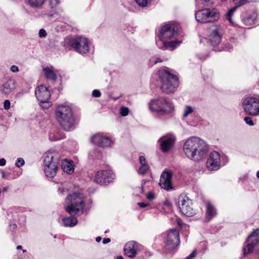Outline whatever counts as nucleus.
Segmentation results:
<instances>
[{
	"instance_id": "1",
	"label": "nucleus",
	"mask_w": 259,
	"mask_h": 259,
	"mask_svg": "<svg viewBox=\"0 0 259 259\" xmlns=\"http://www.w3.org/2000/svg\"><path fill=\"white\" fill-rule=\"evenodd\" d=\"M183 149L185 155L195 161L201 160L208 151L206 142L195 136L187 139L183 144Z\"/></svg>"
},
{
	"instance_id": "2",
	"label": "nucleus",
	"mask_w": 259,
	"mask_h": 259,
	"mask_svg": "<svg viewBox=\"0 0 259 259\" xmlns=\"http://www.w3.org/2000/svg\"><path fill=\"white\" fill-rule=\"evenodd\" d=\"M176 34L175 27L171 24H166L160 29L159 39L156 41L157 47L161 49L174 50L181 42L174 40Z\"/></svg>"
},
{
	"instance_id": "3",
	"label": "nucleus",
	"mask_w": 259,
	"mask_h": 259,
	"mask_svg": "<svg viewBox=\"0 0 259 259\" xmlns=\"http://www.w3.org/2000/svg\"><path fill=\"white\" fill-rule=\"evenodd\" d=\"M55 117L60 126L65 131H70L73 127L74 118L70 107L60 105L55 110Z\"/></svg>"
},
{
	"instance_id": "4",
	"label": "nucleus",
	"mask_w": 259,
	"mask_h": 259,
	"mask_svg": "<svg viewBox=\"0 0 259 259\" xmlns=\"http://www.w3.org/2000/svg\"><path fill=\"white\" fill-rule=\"evenodd\" d=\"M158 74L161 82V89L162 92L166 94L174 92L179 85L178 77L171 73L168 68L159 69Z\"/></svg>"
},
{
	"instance_id": "5",
	"label": "nucleus",
	"mask_w": 259,
	"mask_h": 259,
	"mask_svg": "<svg viewBox=\"0 0 259 259\" xmlns=\"http://www.w3.org/2000/svg\"><path fill=\"white\" fill-rule=\"evenodd\" d=\"M84 197L80 193H73L68 195L65 199V209L71 214L82 213L84 207Z\"/></svg>"
},
{
	"instance_id": "6",
	"label": "nucleus",
	"mask_w": 259,
	"mask_h": 259,
	"mask_svg": "<svg viewBox=\"0 0 259 259\" xmlns=\"http://www.w3.org/2000/svg\"><path fill=\"white\" fill-rule=\"evenodd\" d=\"M59 163V154L55 151H48L44 155V171L47 177L54 178L57 174Z\"/></svg>"
},
{
	"instance_id": "7",
	"label": "nucleus",
	"mask_w": 259,
	"mask_h": 259,
	"mask_svg": "<svg viewBox=\"0 0 259 259\" xmlns=\"http://www.w3.org/2000/svg\"><path fill=\"white\" fill-rule=\"evenodd\" d=\"M148 106L151 112L159 113L162 115L169 114L174 109L172 104L163 97L152 100L149 103Z\"/></svg>"
},
{
	"instance_id": "8",
	"label": "nucleus",
	"mask_w": 259,
	"mask_h": 259,
	"mask_svg": "<svg viewBox=\"0 0 259 259\" xmlns=\"http://www.w3.org/2000/svg\"><path fill=\"white\" fill-rule=\"evenodd\" d=\"M220 18V13L217 8H205L195 13L196 20L200 23L214 22Z\"/></svg>"
},
{
	"instance_id": "9",
	"label": "nucleus",
	"mask_w": 259,
	"mask_h": 259,
	"mask_svg": "<svg viewBox=\"0 0 259 259\" xmlns=\"http://www.w3.org/2000/svg\"><path fill=\"white\" fill-rule=\"evenodd\" d=\"M244 111L248 115L257 116L259 115V99L252 96L245 98L242 103Z\"/></svg>"
},
{
	"instance_id": "10",
	"label": "nucleus",
	"mask_w": 259,
	"mask_h": 259,
	"mask_svg": "<svg viewBox=\"0 0 259 259\" xmlns=\"http://www.w3.org/2000/svg\"><path fill=\"white\" fill-rule=\"evenodd\" d=\"M90 44L89 40L82 36H77L70 41V46L75 52L81 54H86L89 52Z\"/></svg>"
},
{
	"instance_id": "11",
	"label": "nucleus",
	"mask_w": 259,
	"mask_h": 259,
	"mask_svg": "<svg viewBox=\"0 0 259 259\" xmlns=\"http://www.w3.org/2000/svg\"><path fill=\"white\" fill-rule=\"evenodd\" d=\"M178 205L181 212L187 217L193 216L196 213V210L193 207L192 200L185 195L180 196Z\"/></svg>"
},
{
	"instance_id": "12",
	"label": "nucleus",
	"mask_w": 259,
	"mask_h": 259,
	"mask_svg": "<svg viewBox=\"0 0 259 259\" xmlns=\"http://www.w3.org/2000/svg\"><path fill=\"white\" fill-rule=\"evenodd\" d=\"M114 179V175L112 170H101L96 173L94 182L101 185H106L112 182Z\"/></svg>"
},
{
	"instance_id": "13",
	"label": "nucleus",
	"mask_w": 259,
	"mask_h": 259,
	"mask_svg": "<svg viewBox=\"0 0 259 259\" xmlns=\"http://www.w3.org/2000/svg\"><path fill=\"white\" fill-rule=\"evenodd\" d=\"M180 233L178 229H172L167 234V237L165 243V248L171 251L175 249L180 244Z\"/></svg>"
},
{
	"instance_id": "14",
	"label": "nucleus",
	"mask_w": 259,
	"mask_h": 259,
	"mask_svg": "<svg viewBox=\"0 0 259 259\" xmlns=\"http://www.w3.org/2000/svg\"><path fill=\"white\" fill-rule=\"evenodd\" d=\"M90 141L93 144L102 148L110 147L113 143L109 137L100 133L93 135L90 138Z\"/></svg>"
},
{
	"instance_id": "15",
	"label": "nucleus",
	"mask_w": 259,
	"mask_h": 259,
	"mask_svg": "<svg viewBox=\"0 0 259 259\" xmlns=\"http://www.w3.org/2000/svg\"><path fill=\"white\" fill-rule=\"evenodd\" d=\"M221 166V155L219 152H211L206 162V167L209 170H217Z\"/></svg>"
},
{
	"instance_id": "16",
	"label": "nucleus",
	"mask_w": 259,
	"mask_h": 259,
	"mask_svg": "<svg viewBox=\"0 0 259 259\" xmlns=\"http://www.w3.org/2000/svg\"><path fill=\"white\" fill-rule=\"evenodd\" d=\"M247 244L244 247V253H251L254 247L259 243V228L255 230L250 235L247 240Z\"/></svg>"
},
{
	"instance_id": "17",
	"label": "nucleus",
	"mask_w": 259,
	"mask_h": 259,
	"mask_svg": "<svg viewBox=\"0 0 259 259\" xmlns=\"http://www.w3.org/2000/svg\"><path fill=\"white\" fill-rule=\"evenodd\" d=\"M221 27L219 25H214L211 27L208 35V40L213 46L218 45L221 40Z\"/></svg>"
},
{
	"instance_id": "18",
	"label": "nucleus",
	"mask_w": 259,
	"mask_h": 259,
	"mask_svg": "<svg viewBox=\"0 0 259 259\" xmlns=\"http://www.w3.org/2000/svg\"><path fill=\"white\" fill-rule=\"evenodd\" d=\"M175 141V137L172 135H165L161 137L158 140V142L162 152L169 151L173 147Z\"/></svg>"
},
{
	"instance_id": "19",
	"label": "nucleus",
	"mask_w": 259,
	"mask_h": 259,
	"mask_svg": "<svg viewBox=\"0 0 259 259\" xmlns=\"http://www.w3.org/2000/svg\"><path fill=\"white\" fill-rule=\"evenodd\" d=\"M17 87V82L11 78L7 79L0 85V93L5 95H9L14 92Z\"/></svg>"
},
{
	"instance_id": "20",
	"label": "nucleus",
	"mask_w": 259,
	"mask_h": 259,
	"mask_svg": "<svg viewBox=\"0 0 259 259\" xmlns=\"http://www.w3.org/2000/svg\"><path fill=\"white\" fill-rule=\"evenodd\" d=\"M140 250V245L134 241H131L127 242L124 248L125 255L131 258L135 257Z\"/></svg>"
},
{
	"instance_id": "21",
	"label": "nucleus",
	"mask_w": 259,
	"mask_h": 259,
	"mask_svg": "<svg viewBox=\"0 0 259 259\" xmlns=\"http://www.w3.org/2000/svg\"><path fill=\"white\" fill-rule=\"evenodd\" d=\"M35 94L39 102L49 101L50 97V93L48 89L43 85L38 86L36 88Z\"/></svg>"
},
{
	"instance_id": "22",
	"label": "nucleus",
	"mask_w": 259,
	"mask_h": 259,
	"mask_svg": "<svg viewBox=\"0 0 259 259\" xmlns=\"http://www.w3.org/2000/svg\"><path fill=\"white\" fill-rule=\"evenodd\" d=\"M172 174L171 171L163 172L160 177L159 185L161 187L165 190H169L172 188L171 179Z\"/></svg>"
},
{
	"instance_id": "23",
	"label": "nucleus",
	"mask_w": 259,
	"mask_h": 259,
	"mask_svg": "<svg viewBox=\"0 0 259 259\" xmlns=\"http://www.w3.org/2000/svg\"><path fill=\"white\" fill-rule=\"evenodd\" d=\"M206 217L208 220L216 215V209L209 201L206 202Z\"/></svg>"
},
{
	"instance_id": "24",
	"label": "nucleus",
	"mask_w": 259,
	"mask_h": 259,
	"mask_svg": "<svg viewBox=\"0 0 259 259\" xmlns=\"http://www.w3.org/2000/svg\"><path fill=\"white\" fill-rule=\"evenodd\" d=\"M61 167L64 172L71 174L74 171L73 162L67 160H64L62 162Z\"/></svg>"
},
{
	"instance_id": "25",
	"label": "nucleus",
	"mask_w": 259,
	"mask_h": 259,
	"mask_svg": "<svg viewBox=\"0 0 259 259\" xmlns=\"http://www.w3.org/2000/svg\"><path fill=\"white\" fill-rule=\"evenodd\" d=\"M45 77L49 80L55 81L56 79V74L53 69L52 67H46L43 68Z\"/></svg>"
},
{
	"instance_id": "26",
	"label": "nucleus",
	"mask_w": 259,
	"mask_h": 259,
	"mask_svg": "<svg viewBox=\"0 0 259 259\" xmlns=\"http://www.w3.org/2000/svg\"><path fill=\"white\" fill-rule=\"evenodd\" d=\"M64 226L65 227H74L77 224V219L74 217H66L62 219Z\"/></svg>"
},
{
	"instance_id": "27",
	"label": "nucleus",
	"mask_w": 259,
	"mask_h": 259,
	"mask_svg": "<svg viewBox=\"0 0 259 259\" xmlns=\"http://www.w3.org/2000/svg\"><path fill=\"white\" fill-rule=\"evenodd\" d=\"M46 0H27V4L33 8H38L42 6Z\"/></svg>"
},
{
	"instance_id": "28",
	"label": "nucleus",
	"mask_w": 259,
	"mask_h": 259,
	"mask_svg": "<svg viewBox=\"0 0 259 259\" xmlns=\"http://www.w3.org/2000/svg\"><path fill=\"white\" fill-rule=\"evenodd\" d=\"M257 18L256 14L253 13L250 15L247 16L243 19V22L246 25H251L255 22Z\"/></svg>"
},
{
	"instance_id": "29",
	"label": "nucleus",
	"mask_w": 259,
	"mask_h": 259,
	"mask_svg": "<svg viewBox=\"0 0 259 259\" xmlns=\"http://www.w3.org/2000/svg\"><path fill=\"white\" fill-rule=\"evenodd\" d=\"M194 112V108L190 105H187L184 107L183 109V117L184 118L187 117L191 114Z\"/></svg>"
},
{
	"instance_id": "30",
	"label": "nucleus",
	"mask_w": 259,
	"mask_h": 259,
	"mask_svg": "<svg viewBox=\"0 0 259 259\" xmlns=\"http://www.w3.org/2000/svg\"><path fill=\"white\" fill-rule=\"evenodd\" d=\"M238 8V7L236 5L234 7L230 9L227 13V15H226L227 19L231 23H233V21L232 20V17Z\"/></svg>"
},
{
	"instance_id": "31",
	"label": "nucleus",
	"mask_w": 259,
	"mask_h": 259,
	"mask_svg": "<svg viewBox=\"0 0 259 259\" xmlns=\"http://www.w3.org/2000/svg\"><path fill=\"white\" fill-rule=\"evenodd\" d=\"M62 0H49V5L51 9H56L62 2Z\"/></svg>"
},
{
	"instance_id": "32",
	"label": "nucleus",
	"mask_w": 259,
	"mask_h": 259,
	"mask_svg": "<svg viewBox=\"0 0 259 259\" xmlns=\"http://www.w3.org/2000/svg\"><path fill=\"white\" fill-rule=\"evenodd\" d=\"M149 169V165H143L140 166L139 167L138 172L139 175H144L146 174L148 170Z\"/></svg>"
},
{
	"instance_id": "33",
	"label": "nucleus",
	"mask_w": 259,
	"mask_h": 259,
	"mask_svg": "<svg viewBox=\"0 0 259 259\" xmlns=\"http://www.w3.org/2000/svg\"><path fill=\"white\" fill-rule=\"evenodd\" d=\"M151 0H135L137 4L141 7H146Z\"/></svg>"
},
{
	"instance_id": "34",
	"label": "nucleus",
	"mask_w": 259,
	"mask_h": 259,
	"mask_svg": "<svg viewBox=\"0 0 259 259\" xmlns=\"http://www.w3.org/2000/svg\"><path fill=\"white\" fill-rule=\"evenodd\" d=\"M120 113L123 116H125L128 115L129 109L127 107L122 106L120 108Z\"/></svg>"
},
{
	"instance_id": "35",
	"label": "nucleus",
	"mask_w": 259,
	"mask_h": 259,
	"mask_svg": "<svg viewBox=\"0 0 259 259\" xmlns=\"http://www.w3.org/2000/svg\"><path fill=\"white\" fill-rule=\"evenodd\" d=\"M40 105L42 108L48 109L52 106V103L49 101H45L44 102H40Z\"/></svg>"
},
{
	"instance_id": "36",
	"label": "nucleus",
	"mask_w": 259,
	"mask_h": 259,
	"mask_svg": "<svg viewBox=\"0 0 259 259\" xmlns=\"http://www.w3.org/2000/svg\"><path fill=\"white\" fill-rule=\"evenodd\" d=\"M25 163L24 160L22 158H19L17 159L15 162V165L17 167H20L23 166Z\"/></svg>"
},
{
	"instance_id": "37",
	"label": "nucleus",
	"mask_w": 259,
	"mask_h": 259,
	"mask_svg": "<svg viewBox=\"0 0 259 259\" xmlns=\"http://www.w3.org/2000/svg\"><path fill=\"white\" fill-rule=\"evenodd\" d=\"M244 120L246 124H248L250 126H253L254 124L253 120H252L251 117H245L244 118Z\"/></svg>"
},
{
	"instance_id": "38",
	"label": "nucleus",
	"mask_w": 259,
	"mask_h": 259,
	"mask_svg": "<svg viewBox=\"0 0 259 259\" xmlns=\"http://www.w3.org/2000/svg\"><path fill=\"white\" fill-rule=\"evenodd\" d=\"M247 0H234L235 4L238 7L241 6L247 3Z\"/></svg>"
},
{
	"instance_id": "39",
	"label": "nucleus",
	"mask_w": 259,
	"mask_h": 259,
	"mask_svg": "<svg viewBox=\"0 0 259 259\" xmlns=\"http://www.w3.org/2000/svg\"><path fill=\"white\" fill-rule=\"evenodd\" d=\"M139 161H140V163L141 164V166H143V165H149L146 160V159L143 156H140L139 157Z\"/></svg>"
},
{
	"instance_id": "40",
	"label": "nucleus",
	"mask_w": 259,
	"mask_h": 259,
	"mask_svg": "<svg viewBox=\"0 0 259 259\" xmlns=\"http://www.w3.org/2000/svg\"><path fill=\"white\" fill-rule=\"evenodd\" d=\"M11 103L9 100H6L4 103V107L6 110H8L10 108Z\"/></svg>"
},
{
	"instance_id": "41",
	"label": "nucleus",
	"mask_w": 259,
	"mask_h": 259,
	"mask_svg": "<svg viewBox=\"0 0 259 259\" xmlns=\"http://www.w3.org/2000/svg\"><path fill=\"white\" fill-rule=\"evenodd\" d=\"M47 36V32L44 29H40L39 31V36L40 37H45Z\"/></svg>"
},
{
	"instance_id": "42",
	"label": "nucleus",
	"mask_w": 259,
	"mask_h": 259,
	"mask_svg": "<svg viewBox=\"0 0 259 259\" xmlns=\"http://www.w3.org/2000/svg\"><path fill=\"white\" fill-rule=\"evenodd\" d=\"M10 70L13 73H16L19 71V69L17 66L14 65L10 67Z\"/></svg>"
},
{
	"instance_id": "43",
	"label": "nucleus",
	"mask_w": 259,
	"mask_h": 259,
	"mask_svg": "<svg viewBox=\"0 0 259 259\" xmlns=\"http://www.w3.org/2000/svg\"><path fill=\"white\" fill-rule=\"evenodd\" d=\"M146 197L148 200H152L155 198V195L154 193L150 192L147 194Z\"/></svg>"
},
{
	"instance_id": "44",
	"label": "nucleus",
	"mask_w": 259,
	"mask_h": 259,
	"mask_svg": "<svg viewBox=\"0 0 259 259\" xmlns=\"http://www.w3.org/2000/svg\"><path fill=\"white\" fill-rule=\"evenodd\" d=\"M92 95L95 97H99L101 96V93L98 90H94L92 92Z\"/></svg>"
},
{
	"instance_id": "45",
	"label": "nucleus",
	"mask_w": 259,
	"mask_h": 259,
	"mask_svg": "<svg viewBox=\"0 0 259 259\" xmlns=\"http://www.w3.org/2000/svg\"><path fill=\"white\" fill-rule=\"evenodd\" d=\"M65 189L64 187V186H63V185L61 184L60 186H59V187L58 188V191L60 194L63 195L64 192H65Z\"/></svg>"
},
{
	"instance_id": "46",
	"label": "nucleus",
	"mask_w": 259,
	"mask_h": 259,
	"mask_svg": "<svg viewBox=\"0 0 259 259\" xmlns=\"http://www.w3.org/2000/svg\"><path fill=\"white\" fill-rule=\"evenodd\" d=\"M196 255V250H194L190 255L186 257V259H193Z\"/></svg>"
},
{
	"instance_id": "47",
	"label": "nucleus",
	"mask_w": 259,
	"mask_h": 259,
	"mask_svg": "<svg viewBox=\"0 0 259 259\" xmlns=\"http://www.w3.org/2000/svg\"><path fill=\"white\" fill-rule=\"evenodd\" d=\"M138 204L139 205V206L140 207H142V208L145 207L146 206H147L149 205V203H144V202H139L138 203Z\"/></svg>"
},
{
	"instance_id": "48",
	"label": "nucleus",
	"mask_w": 259,
	"mask_h": 259,
	"mask_svg": "<svg viewBox=\"0 0 259 259\" xmlns=\"http://www.w3.org/2000/svg\"><path fill=\"white\" fill-rule=\"evenodd\" d=\"M6 164V161L5 158L0 159V165L4 166Z\"/></svg>"
},
{
	"instance_id": "49",
	"label": "nucleus",
	"mask_w": 259,
	"mask_h": 259,
	"mask_svg": "<svg viewBox=\"0 0 259 259\" xmlns=\"http://www.w3.org/2000/svg\"><path fill=\"white\" fill-rule=\"evenodd\" d=\"M110 241H111V240L109 238H104L103 240V243L104 244H105L109 243L110 242Z\"/></svg>"
},
{
	"instance_id": "50",
	"label": "nucleus",
	"mask_w": 259,
	"mask_h": 259,
	"mask_svg": "<svg viewBox=\"0 0 259 259\" xmlns=\"http://www.w3.org/2000/svg\"><path fill=\"white\" fill-rule=\"evenodd\" d=\"M232 49V46L230 45L226 46L225 48V50L227 51H230Z\"/></svg>"
},
{
	"instance_id": "51",
	"label": "nucleus",
	"mask_w": 259,
	"mask_h": 259,
	"mask_svg": "<svg viewBox=\"0 0 259 259\" xmlns=\"http://www.w3.org/2000/svg\"><path fill=\"white\" fill-rule=\"evenodd\" d=\"M164 204L168 207H170L171 206L170 203L168 201H165L164 202Z\"/></svg>"
},
{
	"instance_id": "52",
	"label": "nucleus",
	"mask_w": 259,
	"mask_h": 259,
	"mask_svg": "<svg viewBox=\"0 0 259 259\" xmlns=\"http://www.w3.org/2000/svg\"><path fill=\"white\" fill-rule=\"evenodd\" d=\"M101 239H102V238H101V237L99 236V237H96V241L97 242H100V241L101 240Z\"/></svg>"
},
{
	"instance_id": "53",
	"label": "nucleus",
	"mask_w": 259,
	"mask_h": 259,
	"mask_svg": "<svg viewBox=\"0 0 259 259\" xmlns=\"http://www.w3.org/2000/svg\"><path fill=\"white\" fill-rule=\"evenodd\" d=\"M160 62H161V60L159 59H157V60H156L155 61V63H157Z\"/></svg>"
},
{
	"instance_id": "54",
	"label": "nucleus",
	"mask_w": 259,
	"mask_h": 259,
	"mask_svg": "<svg viewBox=\"0 0 259 259\" xmlns=\"http://www.w3.org/2000/svg\"><path fill=\"white\" fill-rule=\"evenodd\" d=\"M8 189V187H5L3 188V191H4V192L7 191Z\"/></svg>"
},
{
	"instance_id": "55",
	"label": "nucleus",
	"mask_w": 259,
	"mask_h": 259,
	"mask_svg": "<svg viewBox=\"0 0 259 259\" xmlns=\"http://www.w3.org/2000/svg\"><path fill=\"white\" fill-rule=\"evenodd\" d=\"M117 259H123V257L121 255H119L117 257Z\"/></svg>"
},
{
	"instance_id": "56",
	"label": "nucleus",
	"mask_w": 259,
	"mask_h": 259,
	"mask_svg": "<svg viewBox=\"0 0 259 259\" xmlns=\"http://www.w3.org/2000/svg\"><path fill=\"white\" fill-rule=\"evenodd\" d=\"M22 248V246L21 245H18L17 247V249H20Z\"/></svg>"
},
{
	"instance_id": "57",
	"label": "nucleus",
	"mask_w": 259,
	"mask_h": 259,
	"mask_svg": "<svg viewBox=\"0 0 259 259\" xmlns=\"http://www.w3.org/2000/svg\"><path fill=\"white\" fill-rule=\"evenodd\" d=\"M145 183H146V182L145 181H143L142 183V187L145 185Z\"/></svg>"
},
{
	"instance_id": "58",
	"label": "nucleus",
	"mask_w": 259,
	"mask_h": 259,
	"mask_svg": "<svg viewBox=\"0 0 259 259\" xmlns=\"http://www.w3.org/2000/svg\"><path fill=\"white\" fill-rule=\"evenodd\" d=\"M256 177L258 179H259V170L256 173Z\"/></svg>"
},
{
	"instance_id": "59",
	"label": "nucleus",
	"mask_w": 259,
	"mask_h": 259,
	"mask_svg": "<svg viewBox=\"0 0 259 259\" xmlns=\"http://www.w3.org/2000/svg\"><path fill=\"white\" fill-rule=\"evenodd\" d=\"M2 174H3V178H4L5 177L4 172H2Z\"/></svg>"
},
{
	"instance_id": "60",
	"label": "nucleus",
	"mask_w": 259,
	"mask_h": 259,
	"mask_svg": "<svg viewBox=\"0 0 259 259\" xmlns=\"http://www.w3.org/2000/svg\"><path fill=\"white\" fill-rule=\"evenodd\" d=\"M25 251H26V250H23V252H25Z\"/></svg>"
}]
</instances>
